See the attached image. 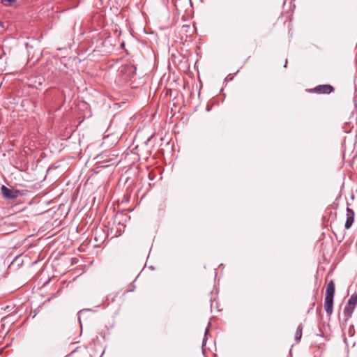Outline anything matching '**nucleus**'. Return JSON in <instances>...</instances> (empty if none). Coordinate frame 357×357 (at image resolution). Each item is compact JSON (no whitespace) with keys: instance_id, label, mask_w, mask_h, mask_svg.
I'll return each instance as SVG.
<instances>
[{"instance_id":"f8f14e48","label":"nucleus","mask_w":357,"mask_h":357,"mask_svg":"<svg viewBox=\"0 0 357 357\" xmlns=\"http://www.w3.org/2000/svg\"><path fill=\"white\" fill-rule=\"evenodd\" d=\"M0 26L3 27V23L0 22Z\"/></svg>"},{"instance_id":"0eeeda50","label":"nucleus","mask_w":357,"mask_h":357,"mask_svg":"<svg viewBox=\"0 0 357 357\" xmlns=\"http://www.w3.org/2000/svg\"><path fill=\"white\" fill-rule=\"evenodd\" d=\"M303 325L300 324L296 329L295 334V340L296 342H299L302 337V331L303 329Z\"/></svg>"},{"instance_id":"20e7f679","label":"nucleus","mask_w":357,"mask_h":357,"mask_svg":"<svg viewBox=\"0 0 357 357\" xmlns=\"http://www.w3.org/2000/svg\"><path fill=\"white\" fill-rule=\"evenodd\" d=\"M324 308L328 316H331L333 310V298L325 297Z\"/></svg>"},{"instance_id":"6e6552de","label":"nucleus","mask_w":357,"mask_h":357,"mask_svg":"<svg viewBox=\"0 0 357 357\" xmlns=\"http://www.w3.org/2000/svg\"><path fill=\"white\" fill-rule=\"evenodd\" d=\"M347 305L354 306L355 307V305H357V294H352L351 296L348 301Z\"/></svg>"},{"instance_id":"9b49d317","label":"nucleus","mask_w":357,"mask_h":357,"mask_svg":"<svg viewBox=\"0 0 357 357\" xmlns=\"http://www.w3.org/2000/svg\"><path fill=\"white\" fill-rule=\"evenodd\" d=\"M0 26L3 27V23L0 22Z\"/></svg>"},{"instance_id":"1a4fd4ad","label":"nucleus","mask_w":357,"mask_h":357,"mask_svg":"<svg viewBox=\"0 0 357 357\" xmlns=\"http://www.w3.org/2000/svg\"><path fill=\"white\" fill-rule=\"evenodd\" d=\"M1 3L6 6H10L11 3H15L17 0H1Z\"/></svg>"},{"instance_id":"f257e3e1","label":"nucleus","mask_w":357,"mask_h":357,"mask_svg":"<svg viewBox=\"0 0 357 357\" xmlns=\"http://www.w3.org/2000/svg\"><path fill=\"white\" fill-rule=\"evenodd\" d=\"M334 91V88L330 84H323L316 86L313 91L317 93L329 94Z\"/></svg>"},{"instance_id":"9d476101","label":"nucleus","mask_w":357,"mask_h":357,"mask_svg":"<svg viewBox=\"0 0 357 357\" xmlns=\"http://www.w3.org/2000/svg\"><path fill=\"white\" fill-rule=\"evenodd\" d=\"M207 333H208V329H206V331H205V337H204V340H203V344H204V342H205V340H206V334H207Z\"/></svg>"},{"instance_id":"39448f33","label":"nucleus","mask_w":357,"mask_h":357,"mask_svg":"<svg viewBox=\"0 0 357 357\" xmlns=\"http://www.w3.org/2000/svg\"><path fill=\"white\" fill-rule=\"evenodd\" d=\"M334 294H335V283L333 280H331L327 284L325 297L334 298Z\"/></svg>"},{"instance_id":"423d86ee","label":"nucleus","mask_w":357,"mask_h":357,"mask_svg":"<svg viewBox=\"0 0 357 357\" xmlns=\"http://www.w3.org/2000/svg\"><path fill=\"white\" fill-rule=\"evenodd\" d=\"M354 310V306H350L349 305H347L344 309V314L345 317V321H347L349 318L351 316Z\"/></svg>"},{"instance_id":"f03ea898","label":"nucleus","mask_w":357,"mask_h":357,"mask_svg":"<svg viewBox=\"0 0 357 357\" xmlns=\"http://www.w3.org/2000/svg\"><path fill=\"white\" fill-rule=\"evenodd\" d=\"M1 190L2 195L7 199H13L17 197V191L10 189L5 185H2Z\"/></svg>"},{"instance_id":"7ed1b4c3","label":"nucleus","mask_w":357,"mask_h":357,"mask_svg":"<svg viewBox=\"0 0 357 357\" xmlns=\"http://www.w3.org/2000/svg\"><path fill=\"white\" fill-rule=\"evenodd\" d=\"M354 221V212L350 208H347V220L344 225L346 229H349Z\"/></svg>"},{"instance_id":"ddd939ff","label":"nucleus","mask_w":357,"mask_h":357,"mask_svg":"<svg viewBox=\"0 0 357 357\" xmlns=\"http://www.w3.org/2000/svg\"><path fill=\"white\" fill-rule=\"evenodd\" d=\"M287 61L286 60L284 67L287 66Z\"/></svg>"}]
</instances>
